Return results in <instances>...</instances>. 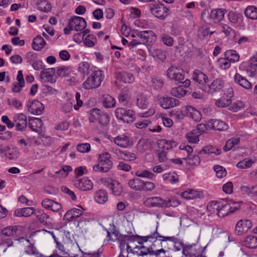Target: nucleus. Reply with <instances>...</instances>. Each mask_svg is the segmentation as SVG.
I'll use <instances>...</instances> for the list:
<instances>
[{
  "label": "nucleus",
  "instance_id": "f257e3e1",
  "mask_svg": "<svg viewBox=\"0 0 257 257\" xmlns=\"http://www.w3.org/2000/svg\"><path fill=\"white\" fill-rule=\"evenodd\" d=\"M158 226L156 227L155 231L153 234L145 236H139V244L140 245H136L133 249L131 247L127 244L126 246V249L127 252L131 251L133 253H137L139 255H155L156 256L160 255L161 253H165L166 251L163 248L154 249L155 245L152 243V245L149 247H146L143 245L144 243L147 242L148 241L151 242L153 239H157L159 235H160L157 232Z\"/></svg>",
  "mask_w": 257,
  "mask_h": 257
},
{
  "label": "nucleus",
  "instance_id": "f03ea898",
  "mask_svg": "<svg viewBox=\"0 0 257 257\" xmlns=\"http://www.w3.org/2000/svg\"><path fill=\"white\" fill-rule=\"evenodd\" d=\"M235 203L232 202L229 203H226L223 204L221 201H213L210 204V207L217 211V215L220 217H224L227 215L229 213L233 212L237 209L236 207H233L231 204Z\"/></svg>",
  "mask_w": 257,
  "mask_h": 257
},
{
  "label": "nucleus",
  "instance_id": "7ed1b4c3",
  "mask_svg": "<svg viewBox=\"0 0 257 257\" xmlns=\"http://www.w3.org/2000/svg\"><path fill=\"white\" fill-rule=\"evenodd\" d=\"M104 78L103 72L97 70L93 72L82 84L83 87L86 89H90L99 87Z\"/></svg>",
  "mask_w": 257,
  "mask_h": 257
},
{
  "label": "nucleus",
  "instance_id": "20e7f679",
  "mask_svg": "<svg viewBox=\"0 0 257 257\" xmlns=\"http://www.w3.org/2000/svg\"><path fill=\"white\" fill-rule=\"evenodd\" d=\"M144 205L148 207H169L173 205L171 201H166L160 197H152L145 199L144 201Z\"/></svg>",
  "mask_w": 257,
  "mask_h": 257
},
{
  "label": "nucleus",
  "instance_id": "39448f33",
  "mask_svg": "<svg viewBox=\"0 0 257 257\" xmlns=\"http://www.w3.org/2000/svg\"><path fill=\"white\" fill-rule=\"evenodd\" d=\"M115 114L117 118L127 123L133 122L135 120V112L131 109L117 108L115 110Z\"/></svg>",
  "mask_w": 257,
  "mask_h": 257
},
{
  "label": "nucleus",
  "instance_id": "423d86ee",
  "mask_svg": "<svg viewBox=\"0 0 257 257\" xmlns=\"http://www.w3.org/2000/svg\"><path fill=\"white\" fill-rule=\"evenodd\" d=\"M87 23L85 20L78 16H73L68 20V26L77 32H81L86 27Z\"/></svg>",
  "mask_w": 257,
  "mask_h": 257
},
{
  "label": "nucleus",
  "instance_id": "0eeeda50",
  "mask_svg": "<svg viewBox=\"0 0 257 257\" xmlns=\"http://www.w3.org/2000/svg\"><path fill=\"white\" fill-rule=\"evenodd\" d=\"M192 78L197 83L198 87L205 91V87L208 85L209 81L208 76L201 71L195 70L193 72Z\"/></svg>",
  "mask_w": 257,
  "mask_h": 257
},
{
  "label": "nucleus",
  "instance_id": "6e6552de",
  "mask_svg": "<svg viewBox=\"0 0 257 257\" xmlns=\"http://www.w3.org/2000/svg\"><path fill=\"white\" fill-rule=\"evenodd\" d=\"M233 96V91L231 87L227 88L223 95L215 102V105L218 107H225L231 103V98Z\"/></svg>",
  "mask_w": 257,
  "mask_h": 257
},
{
  "label": "nucleus",
  "instance_id": "1a4fd4ad",
  "mask_svg": "<svg viewBox=\"0 0 257 257\" xmlns=\"http://www.w3.org/2000/svg\"><path fill=\"white\" fill-rule=\"evenodd\" d=\"M224 81L221 78L214 79L210 84H208L205 87V91L213 95L215 92L221 91L224 87Z\"/></svg>",
  "mask_w": 257,
  "mask_h": 257
},
{
  "label": "nucleus",
  "instance_id": "9d476101",
  "mask_svg": "<svg viewBox=\"0 0 257 257\" xmlns=\"http://www.w3.org/2000/svg\"><path fill=\"white\" fill-rule=\"evenodd\" d=\"M167 76L171 80H173L178 83H181L184 82L185 79L184 73L176 67H171L167 71Z\"/></svg>",
  "mask_w": 257,
  "mask_h": 257
},
{
  "label": "nucleus",
  "instance_id": "9b49d317",
  "mask_svg": "<svg viewBox=\"0 0 257 257\" xmlns=\"http://www.w3.org/2000/svg\"><path fill=\"white\" fill-rule=\"evenodd\" d=\"M150 10L154 16L161 19H164L168 15L169 11V9L162 4L151 6Z\"/></svg>",
  "mask_w": 257,
  "mask_h": 257
},
{
  "label": "nucleus",
  "instance_id": "f8f14e48",
  "mask_svg": "<svg viewBox=\"0 0 257 257\" xmlns=\"http://www.w3.org/2000/svg\"><path fill=\"white\" fill-rule=\"evenodd\" d=\"M190 81L189 79H186L182 83V85L177 87H174L171 89L170 93L172 96L176 97L181 98L184 96L188 91L184 88H187L190 85Z\"/></svg>",
  "mask_w": 257,
  "mask_h": 257
},
{
  "label": "nucleus",
  "instance_id": "ddd939ff",
  "mask_svg": "<svg viewBox=\"0 0 257 257\" xmlns=\"http://www.w3.org/2000/svg\"><path fill=\"white\" fill-rule=\"evenodd\" d=\"M158 101L161 106L166 109L174 107L179 103L178 99L169 96H161Z\"/></svg>",
  "mask_w": 257,
  "mask_h": 257
},
{
  "label": "nucleus",
  "instance_id": "4468645a",
  "mask_svg": "<svg viewBox=\"0 0 257 257\" xmlns=\"http://www.w3.org/2000/svg\"><path fill=\"white\" fill-rule=\"evenodd\" d=\"M27 108L31 113L35 115H40L43 113L44 106L40 101L33 100L31 101H29L27 104Z\"/></svg>",
  "mask_w": 257,
  "mask_h": 257
},
{
  "label": "nucleus",
  "instance_id": "2eb2a0df",
  "mask_svg": "<svg viewBox=\"0 0 257 257\" xmlns=\"http://www.w3.org/2000/svg\"><path fill=\"white\" fill-rule=\"evenodd\" d=\"M74 186L82 191H89L92 189L93 183L88 178L77 179L74 182Z\"/></svg>",
  "mask_w": 257,
  "mask_h": 257
},
{
  "label": "nucleus",
  "instance_id": "dca6fc26",
  "mask_svg": "<svg viewBox=\"0 0 257 257\" xmlns=\"http://www.w3.org/2000/svg\"><path fill=\"white\" fill-rule=\"evenodd\" d=\"M207 127L209 128L218 131H224L227 130L228 124L220 119H211L208 121Z\"/></svg>",
  "mask_w": 257,
  "mask_h": 257
},
{
  "label": "nucleus",
  "instance_id": "f3484780",
  "mask_svg": "<svg viewBox=\"0 0 257 257\" xmlns=\"http://www.w3.org/2000/svg\"><path fill=\"white\" fill-rule=\"evenodd\" d=\"M251 226L252 223L249 220H240L236 224L235 232L238 235H241L247 232Z\"/></svg>",
  "mask_w": 257,
  "mask_h": 257
},
{
  "label": "nucleus",
  "instance_id": "a211bd4d",
  "mask_svg": "<svg viewBox=\"0 0 257 257\" xmlns=\"http://www.w3.org/2000/svg\"><path fill=\"white\" fill-rule=\"evenodd\" d=\"M136 35L141 39L144 43H152L156 40L155 34L152 31H137L136 32Z\"/></svg>",
  "mask_w": 257,
  "mask_h": 257
},
{
  "label": "nucleus",
  "instance_id": "6ab92c4d",
  "mask_svg": "<svg viewBox=\"0 0 257 257\" xmlns=\"http://www.w3.org/2000/svg\"><path fill=\"white\" fill-rule=\"evenodd\" d=\"M113 142L116 145L122 148H127L133 145L132 139L124 135H119L114 138Z\"/></svg>",
  "mask_w": 257,
  "mask_h": 257
},
{
  "label": "nucleus",
  "instance_id": "aec40b11",
  "mask_svg": "<svg viewBox=\"0 0 257 257\" xmlns=\"http://www.w3.org/2000/svg\"><path fill=\"white\" fill-rule=\"evenodd\" d=\"M28 124L31 129L34 132L41 133L43 131V123L39 118H30Z\"/></svg>",
  "mask_w": 257,
  "mask_h": 257
},
{
  "label": "nucleus",
  "instance_id": "412c9836",
  "mask_svg": "<svg viewBox=\"0 0 257 257\" xmlns=\"http://www.w3.org/2000/svg\"><path fill=\"white\" fill-rule=\"evenodd\" d=\"M14 121L16 122V127L18 131L25 128L27 124L26 116L23 113H19L14 117Z\"/></svg>",
  "mask_w": 257,
  "mask_h": 257
},
{
  "label": "nucleus",
  "instance_id": "4be33fe9",
  "mask_svg": "<svg viewBox=\"0 0 257 257\" xmlns=\"http://www.w3.org/2000/svg\"><path fill=\"white\" fill-rule=\"evenodd\" d=\"M159 237L163 238L162 239H160L161 242L166 241L167 240L171 241L176 244L174 245V247L176 251H179L184 246L183 243L181 242L180 239L175 236H163L162 235H159ZM162 244V242H161Z\"/></svg>",
  "mask_w": 257,
  "mask_h": 257
},
{
  "label": "nucleus",
  "instance_id": "5701e85b",
  "mask_svg": "<svg viewBox=\"0 0 257 257\" xmlns=\"http://www.w3.org/2000/svg\"><path fill=\"white\" fill-rule=\"evenodd\" d=\"M83 210L77 208H73L67 211L64 216V219L69 221L74 218H78L83 214Z\"/></svg>",
  "mask_w": 257,
  "mask_h": 257
},
{
  "label": "nucleus",
  "instance_id": "b1692460",
  "mask_svg": "<svg viewBox=\"0 0 257 257\" xmlns=\"http://www.w3.org/2000/svg\"><path fill=\"white\" fill-rule=\"evenodd\" d=\"M107 187L112 191V193L115 196H119L122 193L121 185L116 181H112L107 183Z\"/></svg>",
  "mask_w": 257,
  "mask_h": 257
},
{
  "label": "nucleus",
  "instance_id": "393cba45",
  "mask_svg": "<svg viewBox=\"0 0 257 257\" xmlns=\"http://www.w3.org/2000/svg\"><path fill=\"white\" fill-rule=\"evenodd\" d=\"M234 80L235 83L239 84L245 89H250L252 87L251 83L239 73H236L235 74Z\"/></svg>",
  "mask_w": 257,
  "mask_h": 257
},
{
  "label": "nucleus",
  "instance_id": "a878e982",
  "mask_svg": "<svg viewBox=\"0 0 257 257\" xmlns=\"http://www.w3.org/2000/svg\"><path fill=\"white\" fill-rule=\"evenodd\" d=\"M107 232L108 240L114 241L116 240L119 235V231L116 229L115 226L112 224H110L109 228L105 229Z\"/></svg>",
  "mask_w": 257,
  "mask_h": 257
},
{
  "label": "nucleus",
  "instance_id": "bb28decb",
  "mask_svg": "<svg viewBox=\"0 0 257 257\" xmlns=\"http://www.w3.org/2000/svg\"><path fill=\"white\" fill-rule=\"evenodd\" d=\"M116 77L117 80L124 83H132L135 81L134 75L126 72H118Z\"/></svg>",
  "mask_w": 257,
  "mask_h": 257
},
{
  "label": "nucleus",
  "instance_id": "cd10ccee",
  "mask_svg": "<svg viewBox=\"0 0 257 257\" xmlns=\"http://www.w3.org/2000/svg\"><path fill=\"white\" fill-rule=\"evenodd\" d=\"M112 167V162H98L97 165L93 166V169L95 171L107 172Z\"/></svg>",
  "mask_w": 257,
  "mask_h": 257
},
{
  "label": "nucleus",
  "instance_id": "c85d7f7f",
  "mask_svg": "<svg viewBox=\"0 0 257 257\" xmlns=\"http://www.w3.org/2000/svg\"><path fill=\"white\" fill-rule=\"evenodd\" d=\"M225 12V9L214 10L211 12L210 18L215 23H218L224 18Z\"/></svg>",
  "mask_w": 257,
  "mask_h": 257
},
{
  "label": "nucleus",
  "instance_id": "c756f323",
  "mask_svg": "<svg viewBox=\"0 0 257 257\" xmlns=\"http://www.w3.org/2000/svg\"><path fill=\"white\" fill-rule=\"evenodd\" d=\"M136 104L140 108L143 109L147 108L149 104L147 96L142 93L138 94L136 98Z\"/></svg>",
  "mask_w": 257,
  "mask_h": 257
},
{
  "label": "nucleus",
  "instance_id": "7c9ffc66",
  "mask_svg": "<svg viewBox=\"0 0 257 257\" xmlns=\"http://www.w3.org/2000/svg\"><path fill=\"white\" fill-rule=\"evenodd\" d=\"M143 181L139 178H135L129 180L128 185L129 187L135 190L142 191Z\"/></svg>",
  "mask_w": 257,
  "mask_h": 257
},
{
  "label": "nucleus",
  "instance_id": "2f4dec72",
  "mask_svg": "<svg viewBox=\"0 0 257 257\" xmlns=\"http://www.w3.org/2000/svg\"><path fill=\"white\" fill-rule=\"evenodd\" d=\"M94 199L99 204H104L108 199L107 193L105 190L100 189L95 194Z\"/></svg>",
  "mask_w": 257,
  "mask_h": 257
},
{
  "label": "nucleus",
  "instance_id": "473e14b6",
  "mask_svg": "<svg viewBox=\"0 0 257 257\" xmlns=\"http://www.w3.org/2000/svg\"><path fill=\"white\" fill-rule=\"evenodd\" d=\"M46 45V42L44 39L40 35L36 37L33 41L32 48L37 51H40Z\"/></svg>",
  "mask_w": 257,
  "mask_h": 257
},
{
  "label": "nucleus",
  "instance_id": "72a5a7b5",
  "mask_svg": "<svg viewBox=\"0 0 257 257\" xmlns=\"http://www.w3.org/2000/svg\"><path fill=\"white\" fill-rule=\"evenodd\" d=\"M188 111V115L193 119L195 121H198L201 119V114L194 107L192 106H188L186 107Z\"/></svg>",
  "mask_w": 257,
  "mask_h": 257
},
{
  "label": "nucleus",
  "instance_id": "f704fd0d",
  "mask_svg": "<svg viewBox=\"0 0 257 257\" xmlns=\"http://www.w3.org/2000/svg\"><path fill=\"white\" fill-rule=\"evenodd\" d=\"M177 145L176 142L173 140H167L165 139H162L159 141L158 146L162 148L165 150H170L173 147H175Z\"/></svg>",
  "mask_w": 257,
  "mask_h": 257
},
{
  "label": "nucleus",
  "instance_id": "c9c22d12",
  "mask_svg": "<svg viewBox=\"0 0 257 257\" xmlns=\"http://www.w3.org/2000/svg\"><path fill=\"white\" fill-rule=\"evenodd\" d=\"M101 101L106 108L114 107L115 104L114 99L109 94H104L101 97Z\"/></svg>",
  "mask_w": 257,
  "mask_h": 257
},
{
  "label": "nucleus",
  "instance_id": "e433bc0d",
  "mask_svg": "<svg viewBox=\"0 0 257 257\" xmlns=\"http://www.w3.org/2000/svg\"><path fill=\"white\" fill-rule=\"evenodd\" d=\"M245 16L248 19H257V8L254 6H248L244 11Z\"/></svg>",
  "mask_w": 257,
  "mask_h": 257
},
{
  "label": "nucleus",
  "instance_id": "4c0bfd02",
  "mask_svg": "<svg viewBox=\"0 0 257 257\" xmlns=\"http://www.w3.org/2000/svg\"><path fill=\"white\" fill-rule=\"evenodd\" d=\"M181 196L186 199H193L200 198V193L193 189H188L182 192Z\"/></svg>",
  "mask_w": 257,
  "mask_h": 257
},
{
  "label": "nucleus",
  "instance_id": "58836bf2",
  "mask_svg": "<svg viewBox=\"0 0 257 257\" xmlns=\"http://www.w3.org/2000/svg\"><path fill=\"white\" fill-rule=\"evenodd\" d=\"M101 110L97 108L91 109L89 111V121L90 122L94 123L96 122L100 115Z\"/></svg>",
  "mask_w": 257,
  "mask_h": 257
},
{
  "label": "nucleus",
  "instance_id": "ea45409f",
  "mask_svg": "<svg viewBox=\"0 0 257 257\" xmlns=\"http://www.w3.org/2000/svg\"><path fill=\"white\" fill-rule=\"evenodd\" d=\"M244 245L250 248L257 247V237L252 235H248L244 240Z\"/></svg>",
  "mask_w": 257,
  "mask_h": 257
},
{
  "label": "nucleus",
  "instance_id": "a19ab883",
  "mask_svg": "<svg viewBox=\"0 0 257 257\" xmlns=\"http://www.w3.org/2000/svg\"><path fill=\"white\" fill-rule=\"evenodd\" d=\"M37 9L44 12H48L51 10V4L46 1H38L36 3Z\"/></svg>",
  "mask_w": 257,
  "mask_h": 257
},
{
  "label": "nucleus",
  "instance_id": "79ce46f5",
  "mask_svg": "<svg viewBox=\"0 0 257 257\" xmlns=\"http://www.w3.org/2000/svg\"><path fill=\"white\" fill-rule=\"evenodd\" d=\"M163 178L165 181H168L172 184L179 181V176L175 173L165 174L163 176Z\"/></svg>",
  "mask_w": 257,
  "mask_h": 257
},
{
  "label": "nucleus",
  "instance_id": "37998d69",
  "mask_svg": "<svg viewBox=\"0 0 257 257\" xmlns=\"http://www.w3.org/2000/svg\"><path fill=\"white\" fill-rule=\"evenodd\" d=\"M239 143V138H231L228 140L223 147V150L225 152H227L230 150L235 145H237Z\"/></svg>",
  "mask_w": 257,
  "mask_h": 257
},
{
  "label": "nucleus",
  "instance_id": "c03bdc74",
  "mask_svg": "<svg viewBox=\"0 0 257 257\" xmlns=\"http://www.w3.org/2000/svg\"><path fill=\"white\" fill-rule=\"evenodd\" d=\"M71 73L70 68L67 66H62L59 68L57 71V75L61 77L69 76Z\"/></svg>",
  "mask_w": 257,
  "mask_h": 257
},
{
  "label": "nucleus",
  "instance_id": "a18cd8bd",
  "mask_svg": "<svg viewBox=\"0 0 257 257\" xmlns=\"http://www.w3.org/2000/svg\"><path fill=\"white\" fill-rule=\"evenodd\" d=\"M225 56L227 57L230 62H237L239 59V56L236 52L233 50H230L225 52Z\"/></svg>",
  "mask_w": 257,
  "mask_h": 257
},
{
  "label": "nucleus",
  "instance_id": "49530a36",
  "mask_svg": "<svg viewBox=\"0 0 257 257\" xmlns=\"http://www.w3.org/2000/svg\"><path fill=\"white\" fill-rule=\"evenodd\" d=\"M37 217L40 222L44 224L48 225L51 223V218L46 214L44 212H39L37 215Z\"/></svg>",
  "mask_w": 257,
  "mask_h": 257
},
{
  "label": "nucleus",
  "instance_id": "de8ad7c7",
  "mask_svg": "<svg viewBox=\"0 0 257 257\" xmlns=\"http://www.w3.org/2000/svg\"><path fill=\"white\" fill-rule=\"evenodd\" d=\"M96 41V39L95 36L92 34H89L84 38L83 43L85 46L92 47L94 46Z\"/></svg>",
  "mask_w": 257,
  "mask_h": 257
},
{
  "label": "nucleus",
  "instance_id": "09e8293b",
  "mask_svg": "<svg viewBox=\"0 0 257 257\" xmlns=\"http://www.w3.org/2000/svg\"><path fill=\"white\" fill-rule=\"evenodd\" d=\"M194 247L195 246L193 245H188L186 246H183V253L185 256H190V257H196V253L194 252V250L195 249L194 248Z\"/></svg>",
  "mask_w": 257,
  "mask_h": 257
},
{
  "label": "nucleus",
  "instance_id": "8fccbe9b",
  "mask_svg": "<svg viewBox=\"0 0 257 257\" xmlns=\"http://www.w3.org/2000/svg\"><path fill=\"white\" fill-rule=\"evenodd\" d=\"M199 135L192 130L186 135V138L189 142L196 143L199 141Z\"/></svg>",
  "mask_w": 257,
  "mask_h": 257
},
{
  "label": "nucleus",
  "instance_id": "3c124183",
  "mask_svg": "<svg viewBox=\"0 0 257 257\" xmlns=\"http://www.w3.org/2000/svg\"><path fill=\"white\" fill-rule=\"evenodd\" d=\"M98 120L99 123L103 126L107 125L109 121L108 115L106 113L102 112L101 111Z\"/></svg>",
  "mask_w": 257,
  "mask_h": 257
},
{
  "label": "nucleus",
  "instance_id": "603ef678",
  "mask_svg": "<svg viewBox=\"0 0 257 257\" xmlns=\"http://www.w3.org/2000/svg\"><path fill=\"white\" fill-rule=\"evenodd\" d=\"M215 31H210L209 28L207 26H203L198 30L199 36L202 37H205L213 34Z\"/></svg>",
  "mask_w": 257,
  "mask_h": 257
},
{
  "label": "nucleus",
  "instance_id": "864d4df0",
  "mask_svg": "<svg viewBox=\"0 0 257 257\" xmlns=\"http://www.w3.org/2000/svg\"><path fill=\"white\" fill-rule=\"evenodd\" d=\"M214 170L216 172L217 177L219 178H222L226 175V169L221 166H214Z\"/></svg>",
  "mask_w": 257,
  "mask_h": 257
},
{
  "label": "nucleus",
  "instance_id": "5fc2aeb1",
  "mask_svg": "<svg viewBox=\"0 0 257 257\" xmlns=\"http://www.w3.org/2000/svg\"><path fill=\"white\" fill-rule=\"evenodd\" d=\"M163 162V163H162L160 165H157L153 167V171L155 173H161L162 172L167 170L170 167V164H169V162H166V163H164V162Z\"/></svg>",
  "mask_w": 257,
  "mask_h": 257
},
{
  "label": "nucleus",
  "instance_id": "6e6d98bb",
  "mask_svg": "<svg viewBox=\"0 0 257 257\" xmlns=\"http://www.w3.org/2000/svg\"><path fill=\"white\" fill-rule=\"evenodd\" d=\"M90 65L88 62H83L79 64V71L84 75H88L89 73Z\"/></svg>",
  "mask_w": 257,
  "mask_h": 257
},
{
  "label": "nucleus",
  "instance_id": "4d7b16f0",
  "mask_svg": "<svg viewBox=\"0 0 257 257\" xmlns=\"http://www.w3.org/2000/svg\"><path fill=\"white\" fill-rule=\"evenodd\" d=\"M17 231V226H9L2 230V234L7 236H11L16 233Z\"/></svg>",
  "mask_w": 257,
  "mask_h": 257
},
{
  "label": "nucleus",
  "instance_id": "13d9d810",
  "mask_svg": "<svg viewBox=\"0 0 257 257\" xmlns=\"http://www.w3.org/2000/svg\"><path fill=\"white\" fill-rule=\"evenodd\" d=\"M136 175L139 177H144L149 179L153 178L154 176L153 173L147 170L138 171L136 173Z\"/></svg>",
  "mask_w": 257,
  "mask_h": 257
},
{
  "label": "nucleus",
  "instance_id": "bf43d9fd",
  "mask_svg": "<svg viewBox=\"0 0 257 257\" xmlns=\"http://www.w3.org/2000/svg\"><path fill=\"white\" fill-rule=\"evenodd\" d=\"M90 145L88 143L79 144L77 146L78 152L82 153H88L90 151Z\"/></svg>",
  "mask_w": 257,
  "mask_h": 257
},
{
  "label": "nucleus",
  "instance_id": "052dcab7",
  "mask_svg": "<svg viewBox=\"0 0 257 257\" xmlns=\"http://www.w3.org/2000/svg\"><path fill=\"white\" fill-rule=\"evenodd\" d=\"M230 63L227 57H226V58H221L218 60L219 65L224 69L229 68L230 66Z\"/></svg>",
  "mask_w": 257,
  "mask_h": 257
},
{
  "label": "nucleus",
  "instance_id": "680f3d73",
  "mask_svg": "<svg viewBox=\"0 0 257 257\" xmlns=\"http://www.w3.org/2000/svg\"><path fill=\"white\" fill-rule=\"evenodd\" d=\"M152 86L155 89H160L163 86V81L162 79L157 77L152 78Z\"/></svg>",
  "mask_w": 257,
  "mask_h": 257
},
{
  "label": "nucleus",
  "instance_id": "e2e57ef3",
  "mask_svg": "<svg viewBox=\"0 0 257 257\" xmlns=\"http://www.w3.org/2000/svg\"><path fill=\"white\" fill-rule=\"evenodd\" d=\"M55 73V69L54 68L45 69L41 72V78L45 79V77L47 76H53Z\"/></svg>",
  "mask_w": 257,
  "mask_h": 257
},
{
  "label": "nucleus",
  "instance_id": "0e129e2a",
  "mask_svg": "<svg viewBox=\"0 0 257 257\" xmlns=\"http://www.w3.org/2000/svg\"><path fill=\"white\" fill-rule=\"evenodd\" d=\"M244 107V103L241 101L234 102L229 106V110L233 112H237Z\"/></svg>",
  "mask_w": 257,
  "mask_h": 257
},
{
  "label": "nucleus",
  "instance_id": "69168bd1",
  "mask_svg": "<svg viewBox=\"0 0 257 257\" xmlns=\"http://www.w3.org/2000/svg\"><path fill=\"white\" fill-rule=\"evenodd\" d=\"M142 186V191H151L155 188L154 183L149 181H144Z\"/></svg>",
  "mask_w": 257,
  "mask_h": 257
},
{
  "label": "nucleus",
  "instance_id": "338daca9",
  "mask_svg": "<svg viewBox=\"0 0 257 257\" xmlns=\"http://www.w3.org/2000/svg\"><path fill=\"white\" fill-rule=\"evenodd\" d=\"M233 185L232 182L229 181L224 184L222 186V190L226 194H231L233 193Z\"/></svg>",
  "mask_w": 257,
  "mask_h": 257
},
{
  "label": "nucleus",
  "instance_id": "774afa93",
  "mask_svg": "<svg viewBox=\"0 0 257 257\" xmlns=\"http://www.w3.org/2000/svg\"><path fill=\"white\" fill-rule=\"evenodd\" d=\"M162 39L164 44L168 46H173L174 40L173 38L170 36L164 34L162 36Z\"/></svg>",
  "mask_w": 257,
  "mask_h": 257
}]
</instances>
